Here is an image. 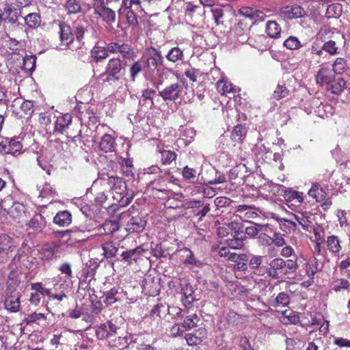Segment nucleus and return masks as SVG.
Instances as JSON below:
<instances>
[{
    "instance_id": "obj_28",
    "label": "nucleus",
    "mask_w": 350,
    "mask_h": 350,
    "mask_svg": "<svg viewBox=\"0 0 350 350\" xmlns=\"http://www.w3.org/2000/svg\"><path fill=\"white\" fill-rule=\"evenodd\" d=\"M46 218L42 214H36L28 223V226L37 231H42L46 226Z\"/></svg>"
},
{
    "instance_id": "obj_21",
    "label": "nucleus",
    "mask_w": 350,
    "mask_h": 350,
    "mask_svg": "<svg viewBox=\"0 0 350 350\" xmlns=\"http://www.w3.org/2000/svg\"><path fill=\"white\" fill-rule=\"evenodd\" d=\"M8 214L14 220L20 222L26 217V208L22 203L14 202L8 211Z\"/></svg>"
},
{
    "instance_id": "obj_63",
    "label": "nucleus",
    "mask_w": 350,
    "mask_h": 350,
    "mask_svg": "<svg viewBox=\"0 0 350 350\" xmlns=\"http://www.w3.org/2000/svg\"><path fill=\"white\" fill-rule=\"evenodd\" d=\"M211 12L213 14V18L217 25H219L220 23H223L222 21H220L221 18L224 16V10L221 8L218 5L213 6L211 8Z\"/></svg>"
},
{
    "instance_id": "obj_49",
    "label": "nucleus",
    "mask_w": 350,
    "mask_h": 350,
    "mask_svg": "<svg viewBox=\"0 0 350 350\" xmlns=\"http://www.w3.org/2000/svg\"><path fill=\"white\" fill-rule=\"evenodd\" d=\"M245 237L234 234L233 238L226 240L227 245L232 249H240L243 246Z\"/></svg>"
},
{
    "instance_id": "obj_36",
    "label": "nucleus",
    "mask_w": 350,
    "mask_h": 350,
    "mask_svg": "<svg viewBox=\"0 0 350 350\" xmlns=\"http://www.w3.org/2000/svg\"><path fill=\"white\" fill-rule=\"evenodd\" d=\"M217 91L222 95H225L228 93L236 92V86L233 85L230 83H228L221 79L217 83Z\"/></svg>"
},
{
    "instance_id": "obj_52",
    "label": "nucleus",
    "mask_w": 350,
    "mask_h": 350,
    "mask_svg": "<svg viewBox=\"0 0 350 350\" xmlns=\"http://www.w3.org/2000/svg\"><path fill=\"white\" fill-rule=\"evenodd\" d=\"M226 225L229 229L234 232V234L245 237V234L243 233V226L239 221H232L231 222L226 224Z\"/></svg>"
},
{
    "instance_id": "obj_34",
    "label": "nucleus",
    "mask_w": 350,
    "mask_h": 350,
    "mask_svg": "<svg viewBox=\"0 0 350 350\" xmlns=\"http://www.w3.org/2000/svg\"><path fill=\"white\" fill-rule=\"evenodd\" d=\"M266 32L269 37L276 38L281 33V27L275 21H269L266 25Z\"/></svg>"
},
{
    "instance_id": "obj_37",
    "label": "nucleus",
    "mask_w": 350,
    "mask_h": 350,
    "mask_svg": "<svg viewBox=\"0 0 350 350\" xmlns=\"http://www.w3.org/2000/svg\"><path fill=\"white\" fill-rule=\"evenodd\" d=\"M72 276H67V275H62L57 276L58 282L54 284L55 290H64L71 286Z\"/></svg>"
},
{
    "instance_id": "obj_31",
    "label": "nucleus",
    "mask_w": 350,
    "mask_h": 350,
    "mask_svg": "<svg viewBox=\"0 0 350 350\" xmlns=\"http://www.w3.org/2000/svg\"><path fill=\"white\" fill-rule=\"evenodd\" d=\"M309 196L316 199L317 202L324 200L327 197V193L318 183L314 184L308 191Z\"/></svg>"
},
{
    "instance_id": "obj_48",
    "label": "nucleus",
    "mask_w": 350,
    "mask_h": 350,
    "mask_svg": "<svg viewBox=\"0 0 350 350\" xmlns=\"http://www.w3.org/2000/svg\"><path fill=\"white\" fill-rule=\"evenodd\" d=\"M25 21L26 24L31 28L38 27L41 23L40 16L37 13H30L27 14L25 18Z\"/></svg>"
},
{
    "instance_id": "obj_51",
    "label": "nucleus",
    "mask_w": 350,
    "mask_h": 350,
    "mask_svg": "<svg viewBox=\"0 0 350 350\" xmlns=\"http://www.w3.org/2000/svg\"><path fill=\"white\" fill-rule=\"evenodd\" d=\"M290 302V298L287 293L284 292L280 293L275 298L273 302V307H278L279 306H286Z\"/></svg>"
},
{
    "instance_id": "obj_20",
    "label": "nucleus",
    "mask_w": 350,
    "mask_h": 350,
    "mask_svg": "<svg viewBox=\"0 0 350 350\" xmlns=\"http://www.w3.org/2000/svg\"><path fill=\"white\" fill-rule=\"evenodd\" d=\"M59 37L62 44L67 46L75 38L73 29L71 27L66 24L59 25Z\"/></svg>"
},
{
    "instance_id": "obj_30",
    "label": "nucleus",
    "mask_w": 350,
    "mask_h": 350,
    "mask_svg": "<svg viewBox=\"0 0 350 350\" xmlns=\"http://www.w3.org/2000/svg\"><path fill=\"white\" fill-rule=\"evenodd\" d=\"M267 38L264 35H256L254 37H250L248 44L258 50H264L267 46Z\"/></svg>"
},
{
    "instance_id": "obj_10",
    "label": "nucleus",
    "mask_w": 350,
    "mask_h": 350,
    "mask_svg": "<svg viewBox=\"0 0 350 350\" xmlns=\"http://www.w3.org/2000/svg\"><path fill=\"white\" fill-rule=\"evenodd\" d=\"M23 152V145L18 138L6 139L0 142V153L17 157Z\"/></svg>"
},
{
    "instance_id": "obj_2",
    "label": "nucleus",
    "mask_w": 350,
    "mask_h": 350,
    "mask_svg": "<svg viewBox=\"0 0 350 350\" xmlns=\"http://www.w3.org/2000/svg\"><path fill=\"white\" fill-rule=\"evenodd\" d=\"M107 184L113 191V198L119 206L124 207L131 203L133 196L127 193L126 184L122 178L108 176Z\"/></svg>"
},
{
    "instance_id": "obj_12",
    "label": "nucleus",
    "mask_w": 350,
    "mask_h": 350,
    "mask_svg": "<svg viewBox=\"0 0 350 350\" xmlns=\"http://www.w3.org/2000/svg\"><path fill=\"white\" fill-rule=\"evenodd\" d=\"M306 12L299 5L295 4L280 8V16L284 19H295L304 16Z\"/></svg>"
},
{
    "instance_id": "obj_5",
    "label": "nucleus",
    "mask_w": 350,
    "mask_h": 350,
    "mask_svg": "<svg viewBox=\"0 0 350 350\" xmlns=\"http://www.w3.org/2000/svg\"><path fill=\"white\" fill-rule=\"evenodd\" d=\"M121 221L124 224V229L129 234L140 233L146 226V221L138 216H132L129 213L120 215Z\"/></svg>"
},
{
    "instance_id": "obj_32",
    "label": "nucleus",
    "mask_w": 350,
    "mask_h": 350,
    "mask_svg": "<svg viewBox=\"0 0 350 350\" xmlns=\"http://www.w3.org/2000/svg\"><path fill=\"white\" fill-rule=\"evenodd\" d=\"M349 66L347 60L342 57H338L332 64V70L336 75H341L347 71Z\"/></svg>"
},
{
    "instance_id": "obj_35",
    "label": "nucleus",
    "mask_w": 350,
    "mask_h": 350,
    "mask_svg": "<svg viewBox=\"0 0 350 350\" xmlns=\"http://www.w3.org/2000/svg\"><path fill=\"white\" fill-rule=\"evenodd\" d=\"M101 247L106 258L115 257L118 252V248L113 241H109L102 243Z\"/></svg>"
},
{
    "instance_id": "obj_15",
    "label": "nucleus",
    "mask_w": 350,
    "mask_h": 350,
    "mask_svg": "<svg viewBox=\"0 0 350 350\" xmlns=\"http://www.w3.org/2000/svg\"><path fill=\"white\" fill-rule=\"evenodd\" d=\"M72 117L70 113H65L57 118L53 133L55 135H64L72 123Z\"/></svg>"
},
{
    "instance_id": "obj_26",
    "label": "nucleus",
    "mask_w": 350,
    "mask_h": 350,
    "mask_svg": "<svg viewBox=\"0 0 350 350\" xmlns=\"http://www.w3.org/2000/svg\"><path fill=\"white\" fill-rule=\"evenodd\" d=\"M2 20L10 23L15 24L18 20V11L12 8L9 4H5L2 14Z\"/></svg>"
},
{
    "instance_id": "obj_54",
    "label": "nucleus",
    "mask_w": 350,
    "mask_h": 350,
    "mask_svg": "<svg viewBox=\"0 0 350 350\" xmlns=\"http://www.w3.org/2000/svg\"><path fill=\"white\" fill-rule=\"evenodd\" d=\"M284 197L286 200L289 202L296 200V202L300 203L303 201V198L300 193L292 189L286 190L284 191Z\"/></svg>"
},
{
    "instance_id": "obj_24",
    "label": "nucleus",
    "mask_w": 350,
    "mask_h": 350,
    "mask_svg": "<svg viewBox=\"0 0 350 350\" xmlns=\"http://www.w3.org/2000/svg\"><path fill=\"white\" fill-rule=\"evenodd\" d=\"M122 289L120 287H113L104 293L103 301L107 306L112 305L120 299Z\"/></svg>"
},
{
    "instance_id": "obj_46",
    "label": "nucleus",
    "mask_w": 350,
    "mask_h": 350,
    "mask_svg": "<svg viewBox=\"0 0 350 350\" xmlns=\"http://www.w3.org/2000/svg\"><path fill=\"white\" fill-rule=\"evenodd\" d=\"M9 269L11 270L8 275V280L7 282V288L12 284L16 288V286L19 284L18 272L16 269L13 267L12 263L8 265Z\"/></svg>"
},
{
    "instance_id": "obj_40",
    "label": "nucleus",
    "mask_w": 350,
    "mask_h": 350,
    "mask_svg": "<svg viewBox=\"0 0 350 350\" xmlns=\"http://www.w3.org/2000/svg\"><path fill=\"white\" fill-rule=\"evenodd\" d=\"M265 228V226L258 224L256 223H251V224L245 228H243V233L250 237H256L260 231H262Z\"/></svg>"
},
{
    "instance_id": "obj_6",
    "label": "nucleus",
    "mask_w": 350,
    "mask_h": 350,
    "mask_svg": "<svg viewBox=\"0 0 350 350\" xmlns=\"http://www.w3.org/2000/svg\"><path fill=\"white\" fill-rule=\"evenodd\" d=\"M94 14L100 17L107 24L111 25L116 21V12L107 6L105 0H92Z\"/></svg>"
},
{
    "instance_id": "obj_61",
    "label": "nucleus",
    "mask_w": 350,
    "mask_h": 350,
    "mask_svg": "<svg viewBox=\"0 0 350 350\" xmlns=\"http://www.w3.org/2000/svg\"><path fill=\"white\" fill-rule=\"evenodd\" d=\"M132 335L131 334H128L124 337L119 336L118 338V345H114L116 347H119L120 349H123L124 348H127L129 345L133 342Z\"/></svg>"
},
{
    "instance_id": "obj_13",
    "label": "nucleus",
    "mask_w": 350,
    "mask_h": 350,
    "mask_svg": "<svg viewBox=\"0 0 350 350\" xmlns=\"http://www.w3.org/2000/svg\"><path fill=\"white\" fill-rule=\"evenodd\" d=\"M269 267L267 269L268 275L273 279L280 278V275H285L287 271H284L285 268L284 260L281 258H275L273 259L269 264Z\"/></svg>"
},
{
    "instance_id": "obj_39",
    "label": "nucleus",
    "mask_w": 350,
    "mask_h": 350,
    "mask_svg": "<svg viewBox=\"0 0 350 350\" xmlns=\"http://www.w3.org/2000/svg\"><path fill=\"white\" fill-rule=\"evenodd\" d=\"M292 217L304 230H309L312 228V222L309 219L308 213L306 215L303 213L293 214Z\"/></svg>"
},
{
    "instance_id": "obj_11",
    "label": "nucleus",
    "mask_w": 350,
    "mask_h": 350,
    "mask_svg": "<svg viewBox=\"0 0 350 350\" xmlns=\"http://www.w3.org/2000/svg\"><path fill=\"white\" fill-rule=\"evenodd\" d=\"M183 87L178 83H174L159 91V96L165 102H175L182 96Z\"/></svg>"
},
{
    "instance_id": "obj_38",
    "label": "nucleus",
    "mask_w": 350,
    "mask_h": 350,
    "mask_svg": "<svg viewBox=\"0 0 350 350\" xmlns=\"http://www.w3.org/2000/svg\"><path fill=\"white\" fill-rule=\"evenodd\" d=\"M91 56L96 62H98L107 57L108 51L105 47L96 46L91 51Z\"/></svg>"
},
{
    "instance_id": "obj_16",
    "label": "nucleus",
    "mask_w": 350,
    "mask_h": 350,
    "mask_svg": "<svg viewBox=\"0 0 350 350\" xmlns=\"http://www.w3.org/2000/svg\"><path fill=\"white\" fill-rule=\"evenodd\" d=\"M145 250L141 247H137L135 249L128 250L123 252L120 256L121 260L126 262L127 265H132L133 262H136L137 260L142 256Z\"/></svg>"
},
{
    "instance_id": "obj_29",
    "label": "nucleus",
    "mask_w": 350,
    "mask_h": 350,
    "mask_svg": "<svg viewBox=\"0 0 350 350\" xmlns=\"http://www.w3.org/2000/svg\"><path fill=\"white\" fill-rule=\"evenodd\" d=\"M118 163L121 166L122 173L126 176H133V160L129 158H124L119 157L117 161Z\"/></svg>"
},
{
    "instance_id": "obj_58",
    "label": "nucleus",
    "mask_w": 350,
    "mask_h": 350,
    "mask_svg": "<svg viewBox=\"0 0 350 350\" xmlns=\"http://www.w3.org/2000/svg\"><path fill=\"white\" fill-rule=\"evenodd\" d=\"M13 240L5 234H0V246L4 247L8 250H14L16 247L13 245Z\"/></svg>"
},
{
    "instance_id": "obj_45",
    "label": "nucleus",
    "mask_w": 350,
    "mask_h": 350,
    "mask_svg": "<svg viewBox=\"0 0 350 350\" xmlns=\"http://www.w3.org/2000/svg\"><path fill=\"white\" fill-rule=\"evenodd\" d=\"M143 68H144V65L142 60L135 61L131 64L129 68V72L132 81H135L138 74L142 71Z\"/></svg>"
},
{
    "instance_id": "obj_62",
    "label": "nucleus",
    "mask_w": 350,
    "mask_h": 350,
    "mask_svg": "<svg viewBox=\"0 0 350 350\" xmlns=\"http://www.w3.org/2000/svg\"><path fill=\"white\" fill-rule=\"evenodd\" d=\"M41 258L44 260H51L55 256V250L51 247L42 248L40 251Z\"/></svg>"
},
{
    "instance_id": "obj_14",
    "label": "nucleus",
    "mask_w": 350,
    "mask_h": 350,
    "mask_svg": "<svg viewBox=\"0 0 350 350\" xmlns=\"http://www.w3.org/2000/svg\"><path fill=\"white\" fill-rule=\"evenodd\" d=\"M119 328L111 321L100 324L96 329V336L99 340L110 338L118 334Z\"/></svg>"
},
{
    "instance_id": "obj_41",
    "label": "nucleus",
    "mask_w": 350,
    "mask_h": 350,
    "mask_svg": "<svg viewBox=\"0 0 350 350\" xmlns=\"http://www.w3.org/2000/svg\"><path fill=\"white\" fill-rule=\"evenodd\" d=\"M246 135L245 128L241 125H237L234 127L231 133V139L237 142H243Z\"/></svg>"
},
{
    "instance_id": "obj_47",
    "label": "nucleus",
    "mask_w": 350,
    "mask_h": 350,
    "mask_svg": "<svg viewBox=\"0 0 350 350\" xmlns=\"http://www.w3.org/2000/svg\"><path fill=\"white\" fill-rule=\"evenodd\" d=\"M161 161L163 165H170L172 161H175L177 154L172 150H163L160 151Z\"/></svg>"
},
{
    "instance_id": "obj_59",
    "label": "nucleus",
    "mask_w": 350,
    "mask_h": 350,
    "mask_svg": "<svg viewBox=\"0 0 350 350\" xmlns=\"http://www.w3.org/2000/svg\"><path fill=\"white\" fill-rule=\"evenodd\" d=\"M36 59L33 55H26L23 58V68L29 71L33 70L36 67Z\"/></svg>"
},
{
    "instance_id": "obj_27",
    "label": "nucleus",
    "mask_w": 350,
    "mask_h": 350,
    "mask_svg": "<svg viewBox=\"0 0 350 350\" xmlns=\"http://www.w3.org/2000/svg\"><path fill=\"white\" fill-rule=\"evenodd\" d=\"M115 139L109 134H105L99 143V148L101 150L109 152L115 149Z\"/></svg>"
},
{
    "instance_id": "obj_56",
    "label": "nucleus",
    "mask_w": 350,
    "mask_h": 350,
    "mask_svg": "<svg viewBox=\"0 0 350 350\" xmlns=\"http://www.w3.org/2000/svg\"><path fill=\"white\" fill-rule=\"evenodd\" d=\"M265 256L251 255L248 266L251 269H260Z\"/></svg>"
},
{
    "instance_id": "obj_57",
    "label": "nucleus",
    "mask_w": 350,
    "mask_h": 350,
    "mask_svg": "<svg viewBox=\"0 0 350 350\" xmlns=\"http://www.w3.org/2000/svg\"><path fill=\"white\" fill-rule=\"evenodd\" d=\"M256 207L254 205H239L237 211L239 212L246 211L245 216L247 218L254 219L257 217V213L255 211H253L252 210H256Z\"/></svg>"
},
{
    "instance_id": "obj_33",
    "label": "nucleus",
    "mask_w": 350,
    "mask_h": 350,
    "mask_svg": "<svg viewBox=\"0 0 350 350\" xmlns=\"http://www.w3.org/2000/svg\"><path fill=\"white\" fill-rule=\"evenodd\" d=\"M165 57L168 61L177 63L183 59V51L179 47H173L168 51Z\"/></svg>"
},
{
    "instance_id": "obj_22",
    "label": "nucleus",
    "mask_w": 350,
    "mask_h": 350,
    "mask_svg": "<svg viewBox=\"0 0 350 350\" xmlns=\"http://www.w3.org/2000/svg\"><path fill=\"white\" fill-rule=\"evenodd\" d=\"M178 252L185 257V264L193 265L198 267L203 265L202 262L196 256L193 252H192L189 248L183 247L179 250Z\"/></svg>"
},
{
    "instance_id": "obj_53",
    "label": "nucleus",
    "mask_w": 350,
    "mask_h": 350,
    "mask_svg": "<svg viewBox=\"0 0 350 350\" xmlns=\"http://www.w3.org/2000/svg\"><path fill=\"white\" fill-rule=\"evenodd\" d=\"M318 262L316 258L310 260L306 265V271L308 276L312 278L315 273L318 271Z\"/></svg>"
},
{
    "instance_id": "obj_23",
    "label": "nucleus",
    "mask_w": 350,
    "mask_h": 350,
    "mask_svg": "<svg viewBox=\"0 0 350 350\" xmlns=\"http://www.w3.org/2000/svg\"><path fill=\"white\" fill-rule=\"evenodd\" d=\"M120 228V225L116 220H106L102 226L98 228L100 232L98 236L100 237L103 234L111 235Z\"/></svg>"
},
{
    "instance_id": "obj_18",
    "label": "nucleus",
    "mask_w": 350,
    "mask_h": 350,
    "mask_svg": "<svg viewBox=\"0 0 350 350\" xmlns=\"http://www.w3.org/2000/svg\"><path fill=\"white\" fill-rule=\"evenodd\" d=\"M88 29H90V26L86 21L79 20L74 23L72 27L73 33L79 42H81L83 41L84 35L88 32Z\"/></svg>"
},
{
    "instance_id": "obj_55",
    "label": "nucleus",
    "mask_w": 350,
    "mask_h": 350,
    "mask_svg": "<svg viewBox=\"0 0 350 350\" xmlns=\"http://www.w3.org/2000/svg\"><path fill=\"white\" fill-rule=\"evenodd\" d=\"M284 46L290 50H295L302 46L300 41L295 36L287 38L284 42Z\"/></svg>"
},
{
    "instance_id": "obj_60",
    "label": "nucleus",
    "mask_w": 350,
    "mask_h": 350,
    "mask_svg": "<svg viewBox=\"0 0 350 350\" xmlns=\"http://www.w3.org/2000/svg\"><path fill=\"white\" fill-rule=\"evenodd\" d=\"M288 94V90L284 85H278L274 90L273 96L276 100L286 97Z\"/></svg>"
},
{
    "instance_id": "obj_43",
    "label": "nucleus",
    "mask_w": 350,
    "mask_h": 350,
    "mask_svg": "<svg viewBox=\"0 0 350 350\" xmlns=\"http://www.w3.org/2000/svg\"><path fill=\"white\" fill-rule=\"evenodd\" d=\"M193 288L189 284L186 283L183 285L181 288V293L185 297V299L183 300L185 304H190L194 301V298L193 297Z\"/></svg>"
},
{
    "instance_id": "obj_17",
    "label": "nucleus",
    "mask_w": 350,
    "mask_h": 350,
    "mask_svg": "<svg viewBox=\"0 0 350 350\" xmlns=\"http://www.w3.org/2000/svg\"><path fill=\"white\" fill-rule=\"evenodd\" d=\"M108 52L119 53L123 57H129L133 53L131 46L125 43L111 42L107 45Z\"/></svg>"
},
{
    "instance_id": "obj_64",
    "label": "nucleus",
    "mask_w": 350,
    "mask_h": 350,
    "mask_svg": "<svg viewBox=\"0 0 350 350\" xmlns=\"http://www.w3.org/2000/svg\"><path fill=\"white\" fill-rule=\"evenodd\" d=\"M45 316L44 314L42 313H37V312H33V313H31V314H28L24 319V322L27 324V325H29V324H31V323H36L38 321L42 319H45Z\"/></svg>"
},
{
    "instance_id": "obj_3",
    "label": "nucleus",
    "mask_w": 350,
    "mask_h": 350,
    "mask_svg": "<svg viewBox=\"0 0 350 350\" xmlns=\"http://www.w3.org/2000/svg\"><path fill=\"white\" fill-rule=\"evenodd\" d=\"M142 60L144 64V68L151 74L155 70L159 71V66L163 65V57L160 51L150 46L145 50Z\"/></svg>"
},
{
    "instance_id": "obj_8",
    "label": "nucleus",
    "mask_w": 350,
    "mask_h": 350,
    "mask_svg": "<svg viewBox=\"0 0 350 350\" xmlns=\"http://www.w3.org/2000/svg\"><path fill=\"white\" fill-rule=\"evenodd\" d=\"M331 33L330 30L327 28H321L317 34V39H319L323 43L322 44L323 50L325 53L330 55H336L339 54V46L335 40H332V37L329 36Z\"/></svg>"
},
{
    "instance_id": "obj_19",
    "label": "nucleus",
    "mask_w": 350,
    "mask_h": 350,
    "mask_svg": "<svg viewBox=\"0 0 350 350\" xmlns=\"http://www.w3.org/2000/svg\"><path fill=\"white\" fill-rule=\"evenodd\" d=\"M250 29L247 25L243 23L239 22L234 27V34L239 42L244 44L250 40L249 37Z\"/></svg>"
},
{
    "instance_id": "obj_50",
    "label": "nucleus",
    "mask_w": 350,
    "mask_h": 350,
    "mask_svg": "<svg viewBox=\"0 0 350 350\" xmlns=\"http://www.w3.org/2000/svg\"><path fill=\"white\" fill-rule=\"evenodd\" d=\"M65 8L68 14H77L81 10V6L78 0H67Z\"/></svg>"
},
{
    "instance_id": "obj_4",
    "label": "nucleus",
    "mask_w": 350,
    "mask_h": 350,
    "mask_svg": "<svg viewBox=\"0 0 350 350\" xmlns=\"http://www.w3.org/2000/svg\"><path fill=\"white\" fill-rule=\"evenodd\" d=\"M125 67L119 58H112L107 64L105 71L100 77L103 81H117L124 75Z\"/></svg>"
},
{
    "instance_id": "obj_42",
    "label": "nucleus",
    "mask_w": 350,
    "mask_h": 350,
    "mask_svg": "<svg viewBox=\"0 0 350 350\" xmlns=\"http://www.w3.org/2000/svg\"><path fill=\"white\" fill-rule=\"evenodd\" d=\"M327 245L328 250L334 254L338 253L341 250L340 241L336 236H329L327 237Z\"/></svg>"
},
{
    "instance_id": "obj_1",
    "label": "nucleus",
    "mask_w": 350,
    "mask_h": 350,
    "mask_svg": "<svg viewBox=\"0 0 350 350\" xmlns=\"http://www.w3.org/2000/svg\"><path fill=\"white\" fill-rule=\"evenodd\" d=\"M335 73L332 69L327 67H322L316 75V81L321 85H327V90L334 94H340L346 82L342 78H335Z\"/></svg>"
},
{
    "instance_id": "obj_7",
    "label": "nucleus",
    "mask_w": 350,
    "mask_h": 350,
    "mask_svg": "<svg viewBox=\"0 0 350 350\" xmlns=\"http://www.w3.org/2000/svg\"><path fill=\"white\" fill-rule=\"evenodd\" d=\"M21 295L12 284L6 288L5 291V308L10 312H17L21 308Z\"/></svg>"
},
{
    "instance_id": "obj_9",
    "label": "nucleus",
    "mask_w": 350,
    "mask_h": 350,
    "mask_svg": "<svg viewBox=\"0 0 350 350\" xmlns=\"http://www.w3.org/2000/svg\"><path fill=\"white\" fill-rule=\"evenodd\" d=\"M325 57L326 53H325L323 46L317 42H314L310 47L304 51L303 59L306 62L320 63Z\"/></svg>"
},
{
    "instance_id": "obj_25",
    "label": "nucleus",
    "mask_w": 350,
    "mask_h": 350,
    "mask_svg": "<svg viewBox=\"0 0 350 350\" xmlns=\"http://www.w3.org/2000/svg\"><path fill=\"white\" fill-rule=\"evenodd\" d=\"M54 224L60 227H65L72 222V215L68 211H59L53 217Z\"/></svg>"
},
{
    "instance_id": "obj_44",
    "label": "nucleus",
    "mask_w": 350,
    "mask_h": 350,
    "mask_svg": "<svg viewBox=\"0 0 350 350\" xmlns=\"http://www.w3.org/2000/svg\"><path fill=\"white\" fill-rule=\"evenodd\" d=\"M200 321V318L196 314H193L185 317L184 322L182 323V327L185 330L191 329L197 326L198 323Z\"/></svg>"
}]
</instances>
